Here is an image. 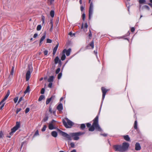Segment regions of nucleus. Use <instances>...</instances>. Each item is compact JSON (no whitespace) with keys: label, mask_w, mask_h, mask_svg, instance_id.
I'll use <instances>...</instances> for the list:
<instances>
[{"label":"nucleus","mask_w":152,"mask_h":152,"mask_svg":"<svg viewBox=\"0 0 152 152\" xmlns=\"http://www.w3.org/2000/svg\"><path fill=\"white\" fill-rule=\"evenodd\" d=\"M93 123L91 126V124L89 123L86 124V126L89 127L88 130L90 131H94L95 129L96 131H101L102 129L99 124V116L97 115L95 118L93 120Z\"/></svg>","instance_id":"1"},{"label":"nucleus","mask_w":152,"mask_h":152,"mask_svg":"<svg viewBox=\"0 0 152 152\" xmlns=\"http://www.w3.org/2000/svg\"><path fill=\"white\" fill-rule=\"evenodd\" d=\"M84 132H77L70 133L69 135L71 137H73V139L74 140H78L79 139V136L83 135L84 134Z\"/></svg>","instance_id":"2"},{"label":"nucleus","mask_w":152,"mask_h":152,"mask_svg":"<svg viewBox=\"0 0 152 152\" xmlns=\"http://www.w3.org/2000/svg\"><path fill=\"white\" fill-rule=\"evenodd\" d=\"M65 119L66 122L64 120H63V125L66 128H71L73 125V122L67 118H66Z\"/></svg>","instance_id":"3"},{"label":"nucleus","mask_w":152,"mask_h":152,"mask_svg":"<svg viewBox=\"0 0 152 152\" xmlns=\"http://www.w3.org/2000/svg\"><path fill=\"white\" fill-rule=\"evenodd\" d=\"M113 148L115 151L123 152L124 151V143L122 145H115L113 146Z\"/></svg>","instance_id":"4"},{"label":"nucleus","mask_w":152,"mask_h":152,"mask_svg":"<svg viewBox=\"0 0 152 152\" xmlns=\"http://www.w3.org/2000/svg\"><path fill=\"white\" fill-rule=\"evenodd\" d=\"M20 127V122H17L15 126L11 129V131L10 133V135L11 136L12 135L13 133H14L16 130H17Z\"/></svg>","instance_id":"5"},{"label":"nucleus","mask_w":152,"mask_h":152,"mask_svg":"<svg viewBox=\"0 0 152 152\" xmlns=\"http://www.w3.org/2000/svg\"><path fill=\"white\" fill-rule=\"evenodd\" d=\"M57 131L60 132V133L61 134L62 136L66 138L69 140H72V138H71V137L69 135V134L64 132L58 129H57Z\"/></svg>","instance_id":"6"},{"label":"nucleus","mask_w":152,"mask_h":152,"mask_svg":"<svg viewBox=\"0 0 152 152\" xmlns=\"http://www.w3.org/2000/svg\"><path fill=\"white\" fill-rule=\"evenodd\" d=\"M93 5L92 2L90 3L89 10V19L90 20L93 12Z\"/></svg>","instance_id":"7"},{"label":"nucleus","mask_w":152,"mask_h":152,"mask_svg":"<svg viewBox=\"0 0 152 152\" xmlns=\"http://www.w3.org/2000/svg\"><path fill=\"white\" fill-rule=\"evenodd\" d=\"M32 71L29 69L27 71L26 74V80L27 81L28 80L30 77L31 73Z\"/></svg>","instance_id":"8"},{"label":"nucleus","mask_w":152,"mask_h":152,"mask_svg":"<svg viewBox=\"0 0 152 152\" xmlns=\"http://www.w3.org/2000/svg\"><path fill=\"white\" fill-rule=\"evenodd\" d=\"M101 90L102 92V99L103 100L104 98L106 93L108 91V90L103 87H102Z\"/></svg>","instance_id":"9"},{"label":"nucleus","mask_w":152,"mask_h":152,"mask_svg":"<svg viewBox=\"0 0 152 152\" xmlns=\"http://www.w3.org/2000/svg\"><path fill=\"white\" fill-rule=\"evenodd\" d=\"M71 51V49L70 48H69L68 50L64 49L63 50L62 53H64V54L66 53V55L67 56H69L70 55Z\"/></svg>","instance_id":"10"},{"label":"nucleus","mask_w":152,"mask_h":152,"mask_svg":"<svg viewBox=\"0 0 152 152\" xmlns=\"http://www.w3.org/2000/svg\"><path fill=\"white\" fill-rule=\"evenodd\" d=\"M10 94V91L9 90H8L7 94L6 96H5L4 98L0 102V105L3 103L6 100L7 97L9 96Z\"/></svg>","instance_id":"11"},{"label":"nucleus","mask_w":152,"mask_h":152,"mask_svg":"<svg viewBox=\"0 0 152 152\" xmlns=\"http://www.w3.org/2000/svg\"><path fill=\"white\" fill-rule=\"evenodd\" d=\"M135 150L136 151H140L141 149V147L140 143L137 142L135 145Z\"/></svg>","instance_id":"12"},{"label":"nucleus","mask_w":152,"mask_h":152,"mask_svg":"<svg viewBox=\"0 0 152 152\" xmlns=\"http://www.w3.org/2000/svg\"><path fill=\"white\" fill-rule=\"evenodd\" d=\"M57 109L59 111L60 113L61 112L63 109V105L62 104L60 103L57 107Z\"/></svg>","instance_id":"13"},{"label":"nucleus","mask_w":152,"mask_h":152,"mask_svg":"<svg viewBox=\"0 0 152 152\" xmlns=\"http://www.w3.org/2000/svg\"><path fill=\"white\" fill-rule=\"evenodd\" d=\"M54 98H55V96H52L50 98H49L47 99L46 101V104H48L50 103V101L51 100L53 99H54Z\"/></svg>","instance_id":"14"},{"label":"nucleus","mask_w":152,"mask_h":152,"mask_svg":"<svg viewBox=\"0 0 152 152\" xmlns=\"http://www.w3.org/2000/svg\"><path fill=\"white\" fill-rule=\"evenodd\" d=\"M129 146V144L128 143L124 142V151L128 149Z\"/></svg>","instance_id":"15"},{"label":"nucleus","mask_w":152,"mask_h":152,"mask_svg":"<svg viewBox=\"0 0 152 152\" xmlns=\"http://www.w3.org/2000/svg\"><path fill=\"white\" fill-rule=\"evenodd\" d=\"M58 43L56 45V46L54 47L53 49V56H54L55 54H56V51L57 50V48H58Z\"/></svg>","instance_id":"16"},{"label":"nucleus","mask_w":152,"mask_h":152,"mask_svg":"<svg viewBox=\"0 0 152 152\" xmlns=\"http://www.w3.org/2000/svg\"><path fill=\"white\" fill-rule=\"evenodd\" d=\"M51 135L53 137H56L57 136V132L56 131H53L51 132Z\"/></svg>","instance_id":"17"},{"label":"nucleus","mask_w":152,"mask_h":152,"mask_svg":"<svg viewBox=\"0 0 152 152\" xmlns=\"http://www.w3.org/2000/svg\"><path fill=\"white\" fill-rule=\"evenodd\" d=\"M54 79V76H53L50 77L48 79V81L49 82H51L53 81Z\"/></svg>","instance_id":"18"},{"label":"nucleus","mask_w":152,"mask_h":152,"mask_svg":"<svg viewBox=\"0 0 152 152\" xmlns=\"http://www.w3.org/2000/svg\"><path fill=\"white\" fill-rule=\"evenodd\" d=\"M124 140L128 141H130V138L128 135L124 136Z\"/></svg>","instance_id":"19"},{"label":"nucleus","mask_w":152,"mask_h":152,"mask_svg":"<svg viewBox=\"0 0 152 152\" xmlns=\"http://www.w3.org/2000/svg\"><path fill=\"white\" fill-rule=\"evenodd\" d=\"M59 61V58L58 56H56L55 59H54V63L55 64H57Z\"/></svg>","instance_id":"20"},{"label":"nucleus","mask_w":152,"mask_h":152,"mask_svg":"<svg viewBox=\"0 0 152 152\" xmlns=\"http://www.w3.org/2000/svg\"><path fill=\"white\" fill-rule=\"evenodd\" d=\"M30 87L29 86H28L27 87L24 93L26 94L27 93L29 92H30Z\"/></svg>","instance_id":"21"},{"label":"nucleus","mask_w":152,"mask_h":152,"mask_svg":"<svg viewBox=\"0 0 152 152\" xmlns=\"http://www.w3.org/2000/svg\"><path fill=\"white\" fill-rule=\"evenodd\" d=\"M134 128L135 129H137V120H136L134 121Z\"/></svg>","instance_id":"22"},{"label":"nucleus","mask_w":152,"mask_h":152,"mask_svg":"<svg viewBox=\"0 0 152 152\" xmlns=\"http://www.w3.org/2000/svg\"><path fill=\"white\" fill-rule=\"evenodd\" d=\"M66 56L64 53H62V56L61 58V59L62 61L64 60L66 58Z\"/></svg>","instance_id":"23"},{"label":"nucleus","mask_w":152,"mask_h":152,"mask_svg":"<svg viewBox=\"0 0 152 152\" xmlns=\"http://www.w3.org/2000/svg\"><path fill=\"white\" fill-rule=\"evenodd\" d=\"M45 98V96L44 95H41L38 99V101H40Z\"/></svg>","instance_id":"24"},{"label":"nucleus","mask_w":152,"mask_h":152,"mask_svg":"<svg viewBox=\"0 0 152 152\" xmlns=\"http://www.w3.org/2000/svg\"><path fill=\"white\" fill-rule=\"evenodd\" d=\"M48 127L50 129H52L54 128L52 124H50L49 125Z\"/></svg>","instance_id":"25"},{"label":"nucleus","mask_w":152,"mask_h":152,"mask_svg":"<svg viewBox=\"0 0 152 152\" xmlns=\"http://www.w3.org/2000/svg\"><path fill=\"white\" fill-rule=\"evenodd\" d=\"M86 127L85 124H81L80 128L82 130L84 129Z\"/></svg>","instance_id":"26"},{"label":"nucleus","mask_w":152,"mask_h":152,"mask_svg":"<svg viewBox=\"0 0 152 152\" xmlns=\"http://www.w3.org/2000/svg\"><path fill=\"white\" fill-rule=\"evenodd\" d=\"M46 33H44V35L41 37L40 41L42 42L45 39V37Z\"/></svg>","instance_id":"27"},{"label":"nucleus","mask_w":152,"mask_h":152,"mask_svg":"<svg viewBox=\"0 0 152 152\" xmlns=\"http://www.w3.org/2000/svg\"><path fill=\"white\" fill-rule=\"evenodd\" d=\"M4 137V134L1 131L0 132V138L2 139Z\"/></svg>","instance_id":"28"},{"label":"nucleus","mask_w":152,"mask_h":152,"mask_svg":"<svg viewBox=\"0 0 152 152\" xmlns=\"http://www.w3.org/2000/svg\"><path fill=\"white\" fill-rule=\"evenodd\" d=\"M90 46L93 49L94 48V42L93 41H92L89 44Z\"/></svg>","instance_id":"29"},{"label":"nucleus","mask_w":152,"mask_h":152,"mask_svg":"<svg viewBox=\"0 0 152 152\" xmlns=\"http://www.w3.org/2000/svg\"><path fill=\"white\" fill-rule=\"evenodd\" d=\"M50 15L52 17H53L54 15V12L53 10H51L50 12Z\"/></svg>","instance_id":"30"},{"label":"nucleus","mask_w":152,"mask_h":152,"mask_svg":"<svg viewBox=\"0 0 152 152\" xmlns=\"http://www.w3.org/2000/svg\"><path fill=\"white\" fill-rule=\"evenodd\" d=\"M139 3L140 4H145V0H139Z\"/></svg>","instance_id":"31"},{"label":"nucleus","mask_w":152,"mask_h":152,"mask_svg":"<svg viewBox=\"0 0 152 152\" xmlns=\"http://www.w3.org/2000/svg\"><path fill=\"white\" fill-rule=\"evenodd\" d=\"M41 28V26L40 25H38L37 28V31H39Z\"/></svg>","instance_id":"32"},{"label":"nucleus","mask_w":152,"mask_h":152,"mask_svg":"<svg viewBox=\"0 0 152 152\" xmlns=\"http://www.w3.org/2000/svg\"><path fill=\"white\" fill-rule=\"evenodd\" d=\"M71 147L72 148H74L75 147V144L73 142H72L70 144Z\"/></svg>","instance_id":"33"},{"label":"nucleus","mask_w":152,"mask_h":152,"mask_svg":"<svg viewBox=\"0 0 152 152\" xmlns=\"http://www.w3.org/2000/svg\"><path fill=\"white\" fill-rule=\"evenodd\" d=\"M142 8L143 9H146L147 10H149V8L147 5H144L143 6Z\"/></svg>","instance_id":"34"},{"label":"nucleus","mask_w":152,"mask_h":152,"mask_svg":"<svg viewBox=\"0 0 152 152\" xmlns=\"http://www.w3.org/2000/svg\"><path fill=\"white\" fill-rule=\"evenodd\" d=\"M14 67L12 66L11 72H10V75H13V73H14Z\"/></svg>","instance_id":"35"},{"label":"nucleus","mask_w":152,"mask_h":152,"mask_svg":"<svg viewBox=\"0 0 152 152\" xmlns=\"http://www.w3.org/2000/svg\"><path fill=\"white\" fill-rule=\"evenodd\" d=\"M18 97H17L14 98V101L15 103H16L17 102V101L18 100Z\"/></svg>","instance_id":"36"},{"label":"nucleus","mask_w":152,"mask_h":152,"mask_svg":"<svg viewBox=\"0 0 152 152\" xmlns=\"http://www.w3.org/2000/svg\"><path fill=\"white\" fill-rule=\"evenodd\" d=\"M62 76V73L61 72L59 73L58 76V79H59L61 78V77Z\"/></svg>","instance_id":"37"},{"label":"nucleus","mask_w":152,"mask_h":152,"mask_svg":"<svg viewBox=\"0 0 152 152\" xmlns=\"http://www.w3.org/2000/svg\"><path fill=\"white\" fill-rule=\"evenodd\" d=\"M60 69L59 68H58L56 71V74H58L59 73V72H60Z\"/></svg>","instance_id":"38"},{"label":"nucleus","mask_w":152,"mask_h":152,"mask_svg":"<svg viewBox=\"0 0 152 152\" xmlns=\"http://www.w3.org/2000/svg\"><path fill=\"white\" fill-rule=\"evenodd\" d=\"M46 128V126L45 125H44L43 128L42 129V132H44Z\"/></svg>","instance_id":"39"},{"label":"nucleus","mask_w":152,"mask_h":152,"mask_svg":"<svg viewBox=\"0 0 152 152\" xmlns=\"http://www.w3.org/2000/svg\"><path fill=\"white\" fill-rule=\"evenodd\" d=\"M45 17L44 16H42V21L43 24H44L45 23Z\"/></svg>","instance_id":"40"},{"label":"nucleus","mask_w":152,"mask_h":152,"mask_svg":"<svg viewBox=\"0 0 152 152\" xmlns=\"http://www.w3.org/2000/svg\"><path fill=\"white\" fill-rule=\"evenodd\" d=\"M48 119V117L47 116H45L43 119V121L44 122L46 121Z\"/></svg>","instance_id":"41"},{"label":"nucleus","mask_w":152,"mask_h":152,"mask_svg":"<svg viewBox=\"0 0 152 152\" xmlns=\"http://www.w3.org/2000/svg\"><path fill=\"white\" fill-rule=\"evenodd\" d=\"M52 42V40L50 39H48L47 40V43H51Z\"/></svg>","instance_id":"42"},{"label":"nucleus","mask_w":152,"mask_h":152,"mask_svg":"<svg viewBox=\"0 0 152 152\" xmlns=\"http://www.w3.org/2000/svg\"><path fill=\"white\" fill-rule=\"evenodd\" d=\"M45 90L44 88H42V89L41 91V94H44L45 92Z\"/></svg>","instance_id":"43"},{"label":"nucleus","mask_w":152,"mask_h":152,"mask_svg":"<svg viewBox=\"0 0 152 152\" xmlns=\"http://www.w3.org/2000/svg\"><path fill=\"white\" fill-rule=\"evenodd\" d=\"M30 110L29 108H27L25 110V113H27L28 112H29Z\"/></svg>","instance_id":"44"},{"label":"nucleus","mask_w":152,"mask_h":152,"mask_svg":"<svg viewBox=\"0 0 152 152\" xmlns=\"http://www.w3.org/2000/svg\"><path fill=\"white\" fill-rule=\"evenodd\" d=\"M4 104H5V103H2L1 105V106L0 107V110H2L3 108V107H4Z\"/></svg>","instance_id":"45"},{"label":"nucleus","mask_w":152,"mask_h":152,"mask_svg":"<svg viewBox=\"0 0 152 152\" xmlns=\"http://www.w3.org/2000/svg\"><path fill=\"white\" fill-rule=\"evenodd\" d=\"M89 35H88V36L90 37H91L92 36V34L91 33V31L90 30H89Z\"/></svg>","instance_id":"46"},{"label":"nucleus","mask_w":152,"mask_h":152,"mask_svg":"<svg viewBox=\"0 0 152 152\" xmlns=\"http://www.w3.org/2000/svg\"><path fill=\"white\" fill-rule=\"evenodd\" d=\"M21 110V108H18L16 110V113L18 114V113Z\"/></svg>","instance_id":"47"},{"label":"nucleus","mask_w":152,"mask_h":152,"mask_svg":"<svg viewBox=\"0 0 152 152\" xmlns=\"http://www.w3.org/2000/svg\"><path fill=\"white\" fill-rule=\"evenodd\" d=\"M52 83L51 82H50V83L48 85V87L50 88H51L52 87Z\"/></svg>","instance_id":"48"},{"label":"nucleus","mask_w":152,"mask_h":152,"mask_svg":"<svg viewBox=\"0 0 152 152\" xmlns=\"http://www.w3.org/2000/svg\"><path fill=\"white\" fill-rule=\"evenodd\" d=\"M23 97H20L18 101V103H19L23 100Z\"/></svg>","instance_id":"49"},{"label":"nucleus","mask_w":152,"mask_h":152,"mask_svg":"<svg viewBox=\"0 0 152 152\" xmlns=\"http://www.w3.org/2000/svg\"><path fill=\"white\" fill-rule=\"evenodd\" d=\"M49 111L50 113H52L53 111L52 110L51 108L50 107H49Z\"/></svg>","instance_id":"50"},{"label":"nucleus","mask_w":152,"mask_h":152,"mask_svg":"<svg viewBox=\"0 0 152 152\" xmlns=\"http://www.w3.org/2000/svg\"><path fill=\"white\" fill-rule=\"evenodd\" d=\"M48 51L47 50H45L44 52V54L45 55H47Z\"/></svg>","instance_id":"51"},{"label":"nucleus","mask_w":152,"mask_h":152,"mask_svg":"<svg viewBox=\"0 0 152 152\" xmlns=\"http://www.w3.org/2000/svg\"><path fill=\"white\" fill-rule=\"evenodd\" d=\"M84 7L83 6H81L80 7V10L81 11H83V10H84Z\"/></svg>","instance_id":"52"},{"label":"nucleus","mask_w":152,"mask_h":152,"mask_svg":"<svg viewBox=\"0 0 152 152\" xmlns=\"http://www.w3.org/2000/svg\"><path fill=\"white\" fill-rule=\"evenodd\" d=\"M39 135L38 131V130H37L35 132L34 134V135L35 136V135Z\"/></svg>","instance_id":"53"},{"label":"nucleus","mask_w":152,"mask_h":152,"mask_svg":"<svg viewBox=\"0 0 152 152\" xmlns=\"http://www.w3.org/2000/svg\"><path fill=\"white\" fill-rule=\"evenodd\" d=\"M135 31V28L134 27H132L131 28V31L132 32H133Z\"/></svg>","instance_id":"54"},{"label":"nucleus","mask_w":152,"mask_h":152,"mask_svg":"<svg viewBox=\"0 0 152 152\" xmlns=\"http://www.w3.org/2000/svg\"><path fill=\"white\" fill-rule=\"evenodd\" d=\"M85 15L84 13H83L82 14V19L83 20L85 19Z\"/></svg>","instance_id":"55"},{"label":"nucleus","mask_w":152,"mask_h":152,"mask_svg":"<svg viewBox=\"0 0 152 152\" xmlns=\"http://www.w3.org/2000/svg\"><path fill=\"white\" fill-rule=\"evenodd\" d=\"M84 27L86 29L88 27V26L87 23H86L84 24Z\"/></svg>","instance_id":"56"},{"label":"nucleus","mask_w":152,"mask_h":152,"mask_svg":"<svg viewBox=\"0 0 152 152\" xmlns=\"http://www.w3.org/2000/svg\"><path fill=\"white\" fill-rule=\"evenodd\" d=\"M50 24H51V26L52 25H53V20H50Z\"/></svg>","instance_id":"57"},{"label":"nucleus","mask_w":152,"mask_h":152,"mask_svg":"<svg viewBox=\"0 0 152 152\" xmlns=\"http://www.w3.org/2000/svg\"><path fill=\"white\" fill-rule=\"evenodd\" d=\"M37 36H38V35L37 34H34L33 37L34 38H35Z\"/></svg>","instance_id":"58"},{"label":"nucleus","mask_w":152,"mask_h":152,"mask_svg":"<svg viewBox=\"0 0 152 152\" xmlns=\"http://www.w3.org/2000/svg\"><path fill=\"white\" fill-rule=\"evenodd\" d=\"M69 34L70 35H71V36H72L73 35H74V34H72V32H70Z\"/></svg>","instance_id":"59"},{"label":"nucleus","mask_w":152,"mask_h":152,"mask_svg":"<svg viewBox=\"0 0 152 152\" xmlns=\"http://www.w3.org/2000/svg\"><path fill=\"white\" fill-rule=\"evenodd\" d=\"M101 134L104 137H106L107 136V134L105 133Z\"/></svg>","instance_id":"60"},{"label":"nucleus","mask_w":152,"mask_h":152,"mask_svg":"<svg viewBox=\"0 0 152 152\" xmlns=\"http://www.w3.org/2000/svg\"><path fill=\"white\" fill-rule=\"evenodd\" d=\"M58 63L59 64V65L61 64V61L60 60H59V61L58 62Z\"/></svg>","instance_id":"61"},{"label":"nucleus","mask_w":152,"mask_h":152,"mask_svg":"<svg viewBox=\"0 0 152 152\" xmlns=\"http://www.w3.org/2000/svg\"><path fill=\"white\" fill-rule=\"evenodd\" d=\"M53 25H52L51 26V28H50V31H51L53 29Z\"/></svg>","instance_id":"62"},{"label":"nucleus","mask_w":152,"mask_h":152,"mask_svg":"<svg viewBox=\"0 0 152 152\" xmlns=\"http://www.w3.org/2000/svg\"><path fill=\"white\" fill-rule=\"evenodd\" d=\"M70 152H76V151L75 149H73L72 151H71Z\"/></svg>","instance_id":"63"},{"label":"nucleus","mask_w":152,"mask_h":152,"mask_svg":"<svg viewBox=\"0 0 152 152\" xmlns=\"http://www.w3.org/2000/svg\"><path fill=\"white\" fill-rule=\"evenodd\" d=\"M148 4L152 7V4L151 3H149Z\"/></svg>","instance_id":"64"}]
</instances>
